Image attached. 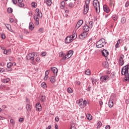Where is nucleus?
I'll list each match as a JSON object with an SVG mask.
<instances>
[{"mask_svg": "<svg viewBox=\"0 0 129 129\" xmlns=\"http://www.w3.org/2000/svg\"><path fill=\"white\" fill-rule=\"evenodd\" d=\"M129 63L123 67L121 69V74L125 76L124 80L126 82H129Z\"/></svg>", "mask_w": 129, "mask_h": 129, "instance_id": "f257e3e1", "label": "nucleus"}, {"mask_svg": "<svg viewBox=\"0 0 129 129\" xmlns=\"http://www.w3.org/2000/svg\"><path fill=\"white\" fill-rule=\"evenodd\" d=\"M106 43L104 38H101L96 42V47L97 48H102V47H104V45H105Z\"/></svg>", "mask_w": 129, "mask_h": 129, "instance_id": "f03ea898", "label": "nucleus"}, {"mask_svg": "<svg viewBox=\"0 0 129 129\" xmlns=\"http://www.w3.org/2000/svg\"><path fill=\"white\" fill-rule=\"evenodd\" d=\"M94 8L96 10L97 14H99L100 12V6L99 5V2L98 0H94L93 2Z\"/></svg>", "mask_w": 129, "mask_h": 129, "instance_id": "7ed1b4c3", "label": "nucleus"}, {"mask_svg": "<svg viewBox=\"0 0 129 129\" xmlns=\"http://www.w3.org/2000/svg\"><path fill=\"white\" fill-rule=\"evenodd\" d=\"M89 4H90V0H86L84 7V15H86V14L88 13V10H89Z\"/></svg>", "mask_w": 129, "mask_h": 129, "instance_id": "20e7f679", "label": "nucleus"}, {"mask_svg": "<svg viewBox=\"0 0 129 129\" xmlns=\"http://www.w3.org/2000/svg\"><path fill=\"white\" fill-rule=\"evenodd\" d=\"M100 80L101 82L106 83L109 80V77L108 75H104L100 77Z\"/></svg>", "mask_w": 129, "mask_h": 129, "instance_id": "39448f33", "label": "nucleus"}, {"mask_svg": "<svg viewBox=\"0 0 129 129\" xmlns=\"http://www.w3.org/2000/svg\"><path fill=\"white\" fill-rule=\"evenodd\" d=\"M35 54L34 53H30L26 56V59L27 60H33L35 59Z\"/></svg>", "mask_w": 129, "mask_h": 129, "instance_id": "423d86ee", "label": "nucleus"}, {"mask_svg": "<svg viewBox=\"0 0 129 129\" xmlns=\"http://www.w3.org/2000/svg\"><path fill=\"white\" fill-rule=\"evenodd\" d=\"M82 25H83V20H79L75 27V29L76 30H78V29H79V28H80V27H81V26H82Z\"/></svg>", "mask_w": 129, "mask_h": 129, "instance_id": "0eeeda50", "label": "nucleus"}, {"mask_svg": "<svg viewBox=\"0 0 129 129\" xmlns=\"http://www.w3.org/2000/svg\"><path fill=\"white\" fill-rule=\"evenodd\" d=\"M88 35V32L86 31H84L80 35H79V38L81 39V40H83L84 38L87 36Z\"/></svg>", "mask_w": 129, "mask_h": 129, "instance_id": "6e6552de", "label": "nucleus"}, {"mask_svg": "<svg viewBox=\"0 0 129 129\" xmlns=\"http://www.w3.org/2000/svg\"><path fill=\"white\" fill-rule=\"evenodd\" d=\"M34 21H35V25H36L37 26L39 25V24H40V23L39 22V17L38 16V15H37V14H34Z\"/></svg>", "mask_w": 129, "mask_h": 129, "instance_id": "1a4fd4ad", "label": "nucleus"}, {"mask_svg": "<svg viewBox=\"0 0 129 129\" xmlns=\"http://www.w3.org/2000/svg\"><path fill=\"white\" fill-rule=\"evenodd\" d=\"M73 39L70 36H67L64 40L66 44H69L70 43H71V42H73Z\"/></svg>", "mask_w": 129, "mask_h": 129, "instance_id": "9d476101", "label": "nucleus"}, {"mask_svg": "<svg viewBox=\"0 0 129 129\" xmlns=\"http://www.w3.org/2000/svg\"><path fill=\"white\" fill-rule=\"evenodd\" d=\"M101 52L102 56L105 57H107L109 55V52L106 49H103Z\"/></svg>", "mask_w": 129, "mask_h": 129, "instance_id": "9b49d317", "label": "nucleus"}, {"mask_svg": "<svg viewBox=\"0 0 129 129\" xmlns=\"http://www.w3.org/2000/svg\"><path fill=\"white\" fill-rule=\"evenodd\" d=\"M49 80L51 83H52V84H54L55 82H56V76L54 75L53 76L50 77L49 78Z\"/></svg>", "mask_w": 129, "mask_h": 129, "instance_id": "f8f14e48", "label": "nucleus"}, {"mask_svg": "<svg viewBox=\"0 0 129 129\" xmlns=\"http://www.w3.org/2000/svg\"><path fill=\"white\" fill-rule=\"evenodd\" d=\"M5 27L7 28V30L10 31V32H11L12 33H13V29H12V26L11 24H5Z\"/></svg>", "mask_w": 129, "mask_h": 129, "instance_id": "ddd939ff", "label": "nucleus"}, {"mask_svg": "<svg viewBox=\"0 0 129 129\" xmlns=\"http://www.w3.org/2000/svg\"><path fill=\"white\" fill-rule=\"evenodd\" d=\"M51 70L53 72L54 75L57 76V74L58 73V69L55 67H51Z\"/></svg>", "mask_w": 129, "mask_h": 129, "instance_id": "4468645a", "label": "nucleus"}, {"mask_svg": "<svg viewBox=\"0 0 129 129\" xmlns=\"http://www.w3.org/2000/svg\"><path fill=\"white\" fill-rule=\"evenodd\" d=\"M103 9L104 10V11L105 13H109V12H110V10L109 9V8L108 7V6L106 5H104L103 7Z\"/></svg>", "mask_w": 129, "mask_h": 129, "instance_id": "2eb2a0df", "label": "nucleus"}, {"mask_svg": "<svg viewBox=\"0 0 129 129\" xmlns=\"http://www.w3.org/2000/svg\"><path fill=\"white\" fill-rule=\"evenodd\" d=\"M36 109L37 111H41L42 110V106H41V104H40V103H37L36 104Z\"/></svg>", "mask_w": 129, "mask_h": 129, "instance_id": "dca6fc26", "label": "nucleus"}, {"mask_svg": "<svg viewBox=\"0 0 129 129\" xmlns=\"http://www.w3.org/2000/svg\"><path fill=\"white\" fill-rule=\"evenodd\" d=\"M12 67H13V66L12 65V62H9L8 63H7V70L8 71H13V69L12 68Z\"/></svg>", "mask_w": 129, "mask_h": 129, "instance_id": "f3484780", "label": "nucleus"}, {"mask_svg": "<svg viewBox=\"0 0 129 129\" xmlns=\"http://www.w3.org/2000/svg\"><path fill=\"white\" fill-rule=\"evenodd\" d=\"M23 0H18V6L20 8H23V7L25 6V4L23 3Z\"/></svg>", "mask_w": 129, "mask_h": 129, "instance_id": "a211bd4d", "label": "nucleus"}, {"mask_svg": "<svg viewBox=\"0 0 129 129\" xmlns=\"http://www.w3.org/2000/svg\"><path fill=\"white\" fill-rule=\"evenodd\" d=\"M89 29L90 28L88 27V25H87V24H85L83 27V30L84 32H88V31H89Z\"/></svg>", "mask_w": 129, "mask_h": 129, "instance_id": "6ab92c4d", "label": "nucleus"}, {"mask_svg": "<svg viewBox=\"0 0 129 129\" xmlns=\"http://www.w3.org/2000/svg\"><path fill=\"white\" fill-rule=\"evenodd\" d=\"M1 49L4 51V54H5V55H8V54H9V52H10V51H11V49H9L8 50L6 49V48L5 47H2Z\"/></svg>", "mask_w": 129, "mask_h": 129, "instance_id": "aec40b11", "label": "nucleus"}, {"mask_svg": "<svg viewBox=\"0 0 129 129\" xmlns=\"http://www.w3.org/2000/svg\"><path fill=\"white\" fill-rule=\"evenodd\" d=\"M79 105L81 107V108H84L83 106V100L82 99H80L79 101Z\"/></svg>", "mask_w": 129, "mask_h": 129, "instance_id": "412c9836", "label": "nucleus"}, {"mask_svg": "<svg viewBox=\"0 0 129 129\" xmlns=\"http://www.w3.org/2000/svg\"><path fill=\"white\" fill-rule=\"evenodd\" d=\"M44 2L48 7H50L52 5V1L51 0H44Z\"/></svg>", "mask_w": 129, "mask_h": 129, "instance_id": "4be33fe9", "label": "nucleus"}, {"mask_svg": "<svg viewBox=\"0 0 129 129\" xmlns=\"http://www.w3.org/2000/svg\"><path fill=\"white\" fill-rule=\"evenodd\" d=\"M32 109V105L27 104L26 105V110L27 111H28V112H29V111H31V110Z\"/></svg>", "mask_w": 129, "mask_h": 129, "instance_id": "5701e85b", "label": "nucleus"}, {"mask_svg": "<svg viewBox=\"0 0 129 129\" xmlns=\"http://www.w3.org/2000/svg\"><path fill=\"white\" fill-rule=\"evenodd\" d=\"M69 58H71L70 55H69L68 53H67L64 56H63L61 60H67L69 59Z\"/></svg>", "mask_w": 129, "mask_h": 129, "instance_id": "b1692460", "label": "nucleus"}, {"mask_svg": "<svg viewBox=\"0 0 129 129\" xmlns=\"http://www.w3.org/2000/svg\"><path fill=\"white\" fill-rule=\"evenodd\" d=\"M10 80H11V79L10 78H7L6 79H3L2 80V82L3 83H8V82H9Z\"/></svg>", "mask_w": 129, "mask_h": 129, "instance_id": "393cba45", "label": "nucleus"}, {"mask_svg": "<svg viewBox=\"0 0 129 129\" xmlns=\"http://www.w3.org/2000/svg\"><path fill=\"white\" fill-rule=\"evenodd\" d=\"M108 62L107 61H104L103 62V66L104 68H108Z\"/></svg>", "mask_w": 129, "mask_h": 129, "instance_id": "a878e982", "label": "nucleus"}, {"mask_svg": "<svg viewBox=\"0 0 129 129\" xmlns=\"http://www.w3.org/2000/svg\"><path fill=\"white\" fill-rule=\"evenodd\" d=\"M109 107H112L113 106V101L109 100L108 102Z\"/></svg>", "mask_w": 129, "mask_h": 129, "instance_id": "bb28decb", "label": "nucleus"}, {"mask_svg": "<svg viewBox=\"0 0 129 129\" xmlns=\"http://www.w3.org/2000/svg\"><path fill=\"white\" fill-rule=\"evenodd\" d=\"M29 30H34V24H33V23L30 22L29 23Z\"/></svg>", "mask_w": 129, "mask_h": 129, "instance_id": "cd10ccee", "label": "nucleus"}, {"mask_svg": "<svg viewBox=\"0 0 129 129\" xmlns=\"http://www.w3.org/2000/svg\"><path fill=\"white\" fill-rule=\"evenodd\" d=\"M120 39H118L117 40V43L115 44V48L116 49H117V48H118V46L119 45V44H120L121 43V42H120Z\"/></svg>", "mask_w": 129, "mask_h": 129, "instance_id": "c85d7f7f", "label": "nucleus"}, {"mask_svg": "<svg viewBox=\"0 0 129 129\" xmlns=\"http://www.w3.org/2000/svg\"><path fill=\"white\" fill-rule=\"evenodd\" d=\"M75 37L76 38H77V34L76 33V31H74L71 38L74 39Z\"/></svg>", "mask_w": 129, "mask_h": 129, "instance_id": "c756f323", "label": "nucleus"}, {"mask_svg": "<svg viewBox=\"0 0 129 129\" xmlns=\"http://www.w3.org/2000/svg\"><path fill=\"white\" fill-rule=\"evenodd\" d=\"M86 117L88 120H91L92 119V116L90 114H87Z\"/></svg>", "mask_w": 129, "mask_h": 129, "instance_id": "7c9ffc66", "label": "nucleus"}, {"mask_svg": "<svg viewBox=\"0 0 129 129\" xmlns=\"http://www.w3.org/2000/svg\"><path fill=\"white\" fill-rule=\"evenodd\" d=\"M65 8V2L64 1H62L60 3V9L63 10Z\"/></svg>", "mask_w": 129, "mask_h": 129, "instance_id": "2f4dec72", "label": "nucleus"}, {"mask_svg": "<svg viewBox=\"0 0 129 129\" xmlns=\"http://www.w3.org/2000/svg\"><path fill=\"white\" fill-rule=\"evenodd\" d=\"M93 22L92 21H90L89 23V25L88 26V27L90 29H92V27H93Z\"/></svg>", "mask_w": 129, "mask_h": 129, "instance_id": "473e14b6", "label": "nucleus"}, {"mask_svg": "<svg viewBox=\"0 0 129 129\" xmlns=\"http://www.w3.org/2000/svg\"><path fill=\"white\" fill-rule=\"evenodd\" d=\"M91 79L92 80L93 85H94V83H96V82H97V79H96L91 78Z\"/></svg>", "mask_w": 129, "mask_h": 129, "instance_id": "72a5a7b5", "label": "nucleus"}, {"mask_svg": "<svg viewBox=\"0 0 129 129\" xmlns=\"http://www.w3.org/2000/svg\"><path fill=\"white\" fill-rule=\"evenodd\" d=\"M65 56V53H64V52L63 51H61L59 53V57H63Z\"/></svg>", "mask_w": 129, "mask_h": 129, "instance_id": "f704fd0d", "label": "nucleus"}, {"mask_svg": "<svg viewBox=\"0 0 129 129\" xmlns=\"http://www.w3.org/2000/svg\"><path fill=\"white\" fill-rule=\"evenodd\" d=\"M68 6L69 7V8L73 9V8H74V4H73V3L71 2L69 4Z\"/></svg>", "mask_w": 129, "mask_h": 129, "instance_id": "c9c22d12", "label": "nucleus"}, {"mask_svg": "<svg viewBox=\"0 0 129 129\" xmlns=\"http://www.w3.org/2000/svg\"><path fill=\"white\" fill-rule=\"evenodd\" d=\"M126 22V18L125 17H122L121 19V24H124Z\"/></svg>", "mask_w": 129, "mask_h": 129, "instance_id": "e433bc0d", "label": "nucleus"}, {"mask_svg": "<svg viewBox=\"0 0 129 129\" xmlns=\"http://www.w3.org/2000/svg\"><path fill=\"white\" fill-rule=\"evenodd\" d=\"M40 100L41 102H45L46 101V97L45 96H42L40 99Z\"/></svg>", "mask_w": 129, "mask_h": 129, "instance_id": "4c0bfd02", "label": "nucleus"}, {"mask_svg": "<svg viewBox=\"0 0 129 129\" xmlns=\"http://www.w3.org/2000/svg\"><path fill=\"white\" fill-rule=\"evenodd\" d=\"M119 64L120 66H122L123 64H124V60H119Z\"/></svg>", "mask_w": 129, "mask_h": 129, "instance_id": "58836bf2", "label": "nucleus"}, {"mask_svg": "<svg viewBox=\"0 0 129 129\" xmlns=\"http://www.w3.org/2000/svg\"><path fill=\"white\" fill-rule=\"evenodd\" d=\"M117 18H118V16L116 15H114L112 16V19H113L114 21H117Z\"/></svg>", "mask_w": 129, "mask_h": 129, "instance_id": "ea45409f", "label": "nucleus"}, {"mask_svg": "<svg viewBox=\"0 0 129 129\" xmlns=\"http://www.w3.org/2000/svg\"><path fill=\"white\" fill-rule=\"evenodd\" d=\"M41 87H43V88H47V85L46 84V83L43 82L41 84Z\"/></svg>", "mask_w": 129, "mask_h": 129, "instance_id": "a19ab883", "label": "nucleus"}, {"mask_svg": "<svg viewBox=\"0 0 129 129\" xmlns=\"http://www.w3.org/2000/svg\"><path fill=\"white\" fill-rule=\"evenodd\" d=\"M36 16H37V17H39V18H42V17H43V14H42V12L39 11L38 13H37Z\"/></svg>", "mask_w": 129, "mask_h": 129, "instance_id": "79ce46f5", "label": "nucleus"}, {"mask_svg": "<svg viewBox=\"0 0 129 129\" xmlns=\"http://www.w3.org/2000/svg\"><path fill=\"white\" fill-rule=\"evenodd\" d=\"M7 12L9 14H12L13 13V9L12 8H9L7 9Z\"/></svg>", "mask_w": 129, "mask_h": 129, "instance_id": "37998d69", "label": "nucleus"}, {"mask_svg": "<svg viewBox=\"0 0 129 129\" xmlns=\"http://www.w3.org/2000/svg\"><path fill=\"white\" fill-rule=\"evenodd\" d=\"M73 53H74V52L73 51V50H69L68 53V54L69 55H70L71 57V56H72V55H73Z\"/></svg>", "mask_w": 129, "mask_h": 129, "instance_id": "c03bdc74", "label": "nucleus"}, {"mask_svg": "<svg viewBox=\"0 0 129 129\" xmlns=\"http://www.w3.org/2000/svg\"><path fill=\"white\" fill-rule=\"evenodd\" d=\"M85 74L86 75H88L89 76H90V75L91 74L90 71L89 70H87L85 71Z\"/></svg>", "mask_w": 129, "mask_h": 129, "instance_id": "a18cd8bd", "label": "nucleus"}, {"mask_svg": "<svg viewBox=\"0 0 129 129\" xmlns=\"http://www.w3.org/2000/svg\"><path fill=\"white\" fill-rule=\"evenodd\" d=\"M31 5H32V7H33V8H37V3H36V2H32L31 3Z\"/></svg>", "mask_w": 129, "mask_h": 129, "instance_id": "49530a36", "label": "nucleus"}, {"mask_svg": "<svg viewBox=\"0 0 129 129\" xmlns=\"http://www.w3.org/2000/svg\"><path fill=\"white\" fill-rule=\"evenodd\" d=\"M67 91L69 92V93H72V92H73V90L71 88H68Z\"/></svg>", "mask_w": 129, "mask_h": 129, "instance_id": "de8ad7c7", "label": "nucleus"}, {"mask_svg": "<svg viewBox=\"0 0 129 129\" xmlns=\"http://www.w3.org/2000/svg\"><path fill=\"white\" fill-rule=\"evenodd\" d=\"M101 125H102V123H101V121H99L97 123V127H100V126H101Z\"/></svg>", "mask_w": 129, "mask_h": 129, "instance_id": "09e8293b", "label": "nucleus"}, {"mask_svg": "<svg viewBox=\"0 0 129 129\" xmlns=\"http://www.w3.org/2000/svg\"><path fill=\"white\" fill-rule=\"evenodd\" d=\"M115 72H112L110 75V77H111V78H114V77H115Z\"/></svg>", "mask_w": 129, "mask_h": 129, "instance_id": "8fccbe9b", "label": "nucleus"}, {"mask_svg": "<svg viewBox=\"0 0 129 129\" xmlns=\"http://www.w3.org/2000/svg\"><path fill=\"white\" fill-rule=\"evenodd\" d=\"M123 58H124V55H123V54H121L119 60H123Z\"/></svg>", "mask_w": 129, "mask_h": 129, "instance_id": "3c124183", "label": "nucleus"}, {"mask_svg": "<svg viewBox=\"0 0 129 129\" xmlns=\"http://www.w3.org/2000/svg\"><path fill=\"white\" fill-rule=\"evenodd\" d=\"M41 55L42 56H43V57H45V56H46L47 55V52H46L45 51L41 53Z\"/></svg>", "mask_w": 129, "mask_h": 129, "instance_id": "603ef678", "label": "nucleus"}, {"mask_svg": "<svg viewBox=\"0 0 129 129\" xmlns=\"http://www.w3.org/2000/svg\"><path fill=\"white\" fill-rule=\"evenodd\" d=\"M87 91H90V90H91V86L90 85H89L88 87V88L86 89Z\"/></svg>", "mask_w": 129, "mask_h": 129, "instance_id": "864d4df0", "label": "nucleus"}, {"mask_svg": "<svg viewBox=\"0 0 129 129\" xmlns=\"http://www.w3.org/2000/svg\"><path fill=\"white\" fill-rule=\"evenodd\" d=\"M87 103V102L86 101V100H85L84 101L83 100V105L84 106H84H86Z\"/></svg>", "mask_w": 129, "mask_h": 129, "instance_id": "5fc2aeb1", "label": "nucleus"}, {"mask_svg": "<svg viewBox=\"0 0 129 129\" xmlns=\"http://www.w3.org/2000/svg\"><path fill=\"white\" fill-rule=\"evenodd\" d=\"M1 37L2 39H6V35L5 34H1Z\"/></svg>", "mask_w": 129, "mask_h": 129, "instance_id": "6e6d98bb", "label": "nucleus"}, {"mask_svg": "<svg viewBox=\"0 0 129 129\" xmlns=\"http://www.w3.org/2000/svg\"><path fill=\"white\" fill-rule=\"evenodd\" d=\"M109 5H110V7H112V6H113V1L110 0Z\"/></svg>", "mask_w": 129, "mask_h": 129, "instance_id": "4d7b16f0", "label": "nucleus"}, {"mask_svg": "<svg viewBox=\"0 0 129 129\" xmlns=\"http://www.w3.org/2000/svg\"><path fill=\"white\" fill-rule=\"evenodd\" d=\"M128 6H129V2H128V1H126V2L125 3V8H127V7H128Z\"/></svg>", "mask_w": 129, "mask_h": 129, "instance_id": "13d9d810", "label": "nucleus"}, {"mask_svg": "<svg viewBox=\"0 0 129 129\" xmlns=\"http://www.w3.org/2000/svg\"><path fill=\"white\" fill-rule=\"evenodd\" d=\"M43 31H44V28H40L38 30L39 33H43Z\"/></svg>", "mask_w": 129, "mask_h": 129, "instance_id": "bf43d9fd", "label": "nucleus"}, {"mask_svg": "<svg viewBox=\"0 0 129 129\" xmlns=\"http://www.w3.org/2000/svg\"><path fill=\"white\" fill-rule=\"evenodd\" d=\"M55 120L56 122H58V121H59V117L56 116L55 118Z\"/></svg>", "mask_w": 129, "mask_h": 129, "instance_id": "052dcab7", "label": "nucleus"}, {"mask_svg": "<svg viewBox=\"0 0 129 129\" xmlns=\"http://www.w3.org/2000/svg\"><path fill=\"white\" fill-rule=\"evenodd\" d=\"M45 76H48L49 75V70H47L45 71Z\"/></svg>", "mask_w": 129, "mask_h": 129, "instance_id": "680f3d73", "label": "nucleus"}, {"mask_svg": "<svg viewBox=\"0 0 129 129\" xmlns=\"http://www.w3.org/2000/svg\"><path fill=\"white\" fill-rule=\"evenodd\" d=\"M10 122L11 123H12V124H15V120H14V119H11L10 120Z\"/></svg>", "mask_w": 129, "mask_h": 129, "instance_id": "e2e57ef3", "label": "nucleus"}, {"mask_svg": "<svg viewBox=\"0 0 129 129\" xmlns=\"http://www.w3.org/2000/svg\"><path fill=\"white\" fill-rule=\"evenodd\" d=\"M70 129H76V127L75 125H72Z\"/></svg>", "mask_w": 129, "mask_h": 129, "instance_id": "0e129e2a", "label": "nucleus"}, {"mask_svg": "<svg viewBox=\"0 0 129 129\" xmlns=\"http://www.w3.org/2000/svg\"><path fill=\"white\" fill-rule=\"evenodd\" d=\"M40 60H41V58H40V57H36V61L37 62H40Z\"/></svg>", "mask_w": 129, "mask_h": 129, "instance_id": "69168bd1", "label": "nucleus"}, {"mask_svg": "<svg viewBox=\"0 0 129 129\" xmlns=\"http://www.w3.org/2000/svg\"><path fill=\"white\" fill-rule=\"evenodd\" d=\"M23 121H24V118H20L19 119V122H23Z\"/></svg>", "mask_w": 129, "mask_h": 129, "instance_id": "338daca9", "label": "nucleus"}, {"mask_svg": "<svg viewBox=\"0 0 129 129\" xmlns=\"http://www.w3.org/2000/svg\"><path fill=\"white\" fill-rule=\"evenodd\" d=\"M14 5H17V0H12Z\"/></svg>", "mask_w": 129, "mask_h": 129, "instance_id": "774afa93", "label": "nucleus"}]
</instances>
